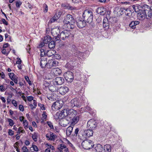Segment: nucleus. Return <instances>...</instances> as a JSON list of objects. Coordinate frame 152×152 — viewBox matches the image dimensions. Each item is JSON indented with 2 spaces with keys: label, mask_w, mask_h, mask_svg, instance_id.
Instances as JSON below:
<instances>
[{
  "label": "nucleus",
  "mask_w": 152,
  "mask_h": 152,
  "mask_svg": "<svg viewBox=\"0 0 152 152\" xmlns=\"http://www.w3.org/2000/svg\"><path fill=\"white\" fill-rule=\"evenodd\" d=\"M77 25L79 28H82L86 26V23L84 20H79L77 22Z\"/></svg>",
  "instance_id": "obj_18"
},
{
  "label": "nucleus",
  "mask_w": 152,
  "mask_h": 152,
  "mask_svg": "<svg viewBox=\"0 0 152 152\" xmlns=\"http://www.w3.org/2000/svg\"><path fill=\"white\" fill-rule=\"evenodd\" d=\"M53 67L52 59L49 60L47 64V67L48 68H51Z\"/></svg>",
  "instance_id": "obj_32"
},
{
  "label": "nucleus",
  "mask_w": 152,
  "mask_h": 152,
  "mask_svg": "<svg viewBox=\"0 0 152 152\" xmlns=\"http://www.w3.org/2000/svg\"><path fill=\"white\" fill-rule=\"evenodd\" d=\"M73 129V127L72 126H69L66 130V134L68 136H70L72 134Z\"/></svg>",
  "instance_id": "obj_24"
},
{
  "label": "nucleus",
  "mask_w": 152,
  "mask_h": 152,
  "mask_svg": "<svg viewBox=\"0 0 152 152\" xmlns=\"http://www.w3.org/2000/svg\"><path fill=\"white\" fill-rule=\"evenodd\" d=\"M30 108L32 110H33L34 109H35L36 108V107L34 106L33 104H30L29 105Z\"/></svg>",
  "instance_id": "obj_63"
},
{
  "label": "nucleus",
  "mask_w": 152,
  "mask_h": 152,
  "mask_svg": "<svg viewBox=\"0 0 152 152\" xmlns=\"http://www.w3.org/2000/svg\"><path fill=\"white\" fill-rule=\"evenodd\" d=\"M109 23L107 18H104L103 20V26L104 28H106L108 27L109 28Z\"/></svg>",
  "instance_id": "obj_27"
},
{
  "label": "nucleus",
  "mask_w": 152,
  "mask_h": 152,
  "mask_svg": "<svg viewBox=\"0 0 152 152\" xmlns=\"http://www.w3.org/2000/svg\"><path fill=\"white\" fill-rule=\"evenodd\" d=\"M61 12L60 11H58L56 13L55 15L56 16V18L59 19L61 17Z\"/></svg>",
  "instance_id": "obj_37"
},
{
  "label": "nucleus",
  "mask_w": 152,
  "mask_h": 152,
  "mask_svg": "<svg viewBox=\"0 0 152 152\" xmlns=\"http://www.w3.org/2000/svg\"><path fill=\"white\" fill-rule=\"evenodd\" d=\"M5 87L3 85L0 86V91L1 92H4L6 90Z\"/></svg>",
  "instance_id": "obj_49"
},
{
  "label": "nucleus",
  "mask_w": 152,
  "mask_h": 152,
  "mask_svg": "<svg viewBox=\"0 0 152 152\" xmlns=\"http://www.w3.org/2000/svg\"><path fill=\"white\" fill-rule=\"evenodd\" d=\"M55 45V42L54 41H51L48 44V47L50 48H54Z\"/></svg>",
  "instance_id": "obj_33"
},
{
  "label": "nucleus",
  "mask_w": 152,
  "mask_h": 152,
  "mask_svg": "<svg viewBox=\"0 0 152 152\" xmlns=\"http://www.w3.org/2000/svg\"><path fill=\"white\" fill-rule=\"evenodd\" d=\"M56 51L54 50H50L46 53V55L48 57H50L55 54Z\"/></svg>",
  "instance_id": "obj_26"
},
{
  "label": "nucleus",
  "mask_w": 152,
  "mask_h": 152,
  "mask_svg": "<svg viewBox=\"0 0 152 152\" xmlns=\"http://www.w3.org/2000/svg\"><path fill=\"white\" fill-rule=\"evenodd\" d=\"M105 8L103 7H99L98 8L96 12H97L98 14H100L102 12V11Z\"/></svg>",
  "instance_id": "obj_42"
},
{
  "label": "nucleus",
  "mask_w": 152,
  "mask_h": 152,
  "mask_svg": "<svg viewBox=\"0 0 152 152\" xmlns=\"http://www.w3.org/2000/svg\"><path fill=\"white\" fill-rule=\"evenodd\" d=\"M1 21L4 24L6 25H8V23L6 21V20L4 19H2Z\"/></svg>",
  "instance_id": "obj_61"
},
{
  "label": "nucleus",
  "mask_w": 152,
  "mask_h": 152,
  "mask_svg": "<svg viewBox=\"0 0 152 152\" xmlns=\"http://www.w3.org/2000/svg\"><path fill=\"white\" fill-rule=\"evenodd\" d=\"M44 7V11L45 12H48V7L47 5L46 4H43Z\"/></svg>",
  "instance_id": "obj_46"
},
{
  "label": "nucleus",
  "mask_w": 152,
  "mask_h": 152,
  "mask_svg": "<svg viewBox=\"0 0 152 152\" xmlns=\"http://www.w3.org/2000/svg\"><path fill=\"white\" fill-rule=\"evenodd\" d=\"M38 136V133L35 132H34L33 134H32V139L34 141L36 142L37 141Z\"/></svg>",
  "instance_id": "obj_31"
},
{
  "label": "nucleus",
  "mask_w": 152,
  "mask_h": 152,
  "mask_svg": "<svg viewBox=\"0 0 152 152\" xmlns=\"http://www.w3.org/2000/svg\"><path fill=\"white\" fill-rule=\"evenodd\" d=\"M51 40V37L49 35H47L44 37L43 41L45 44H47Z\"/></svg>",
  "instance_id": "obj_30"
},
{
  "label": "nucleus",
  "mask_w": 152,
  "mask_h": 152,
  "mask_svg": "<svg viewBox=\"0 0 152 152\" xmlns=\"http://www.w3.org/2000/svg\"><path fill=\"white\" fill-rule=\"evenodd\" d=\"M129 26L132 29H134L135 28V26L134 23V21H132L129 25Z\"/></svg>",
  "instance_id": "obj_43"
},
{
  "label": "nucleus",
  "mask_w": 152,
  "mask_h": 152,
  "mask_svg": "<svg viewBox=\"0 0 152 152\" xmlns=\"http://www.w3.org/2000/svg\"><path fill=\"white\" fill-rule=\"evenodd\" d=\"M47 124H48V126H49V127L51 129H53V126L51 122H50L48 121L47 122Z\"/></svg>",
  "instance_id": "obj_52"
},
{
  "label": "nucleus",
  "mask_w": 152,
  "mask_h": 152,
  "mask_svg": "<svg viewBox=\"0 0 152 152\" xmlns=\"http://www.w3.org/2000/svg\"><path fill=\"white\" fill-rule=\"evenodd\" d=\"M62 104L60 103V101H57L55 102L52 106V108L53 110H58L61 108Z\"/></svg>",
  "instance_id": "obj_13"
},
{
  "label": "nucleus",
  "mask_w": 152,
  "mask_h": 152,
  "mask_svg": "<svg viewBox=\"0 0 152 152\" xmlns=\"http://www.w3.org/2000/svg\"><path fill=\"white\" fill-rule=\"evenodd\" d=\"M82 145L83 148L86 149H89L92 148L93 144L90 140L84 141L82 143Z\"/></svg>",
  "instance_id": "obj_9"
},
{
  "label": "nucleus",
  "mask_w": 152,
  "mask_h": 152,
  "mask_svg": "<svg viewBox=\"0 0 152 152\" xmlns=\"http://www.w3.org/2000/svg\"><path fill=\"white\" fill-rule=\"evenodd\" d=\"M25 78L26 81L28 83L29 85L30 86H31L32 85L31 82L30 80L28 77V76H26L25 77Z\"/></svg>",
  "instance_id": "obj_41"
},
{
  "label": "nucleus",
  "mask_w": 152,
  "mask_h": 152,
  "mask_svg": "<svg viewBox=\"0 0 152 152\" xmlns=\"http://www.w3.org/2000/svg\"><path fill=\"white\" fill-rule=\"evenodd\" d=\"M111 147L110 145L107 144L104 146V150L105 152H110Z\"/></svg>",
  "instance_id": "obj_25"
},
{
  "label": "nucleus",
  "mask_w": 152,
  "mask_h": 152,
  "mask_svg": "<svg viewBox=\"0 0 152 152\" xmlns=\"http://www.w3.org/2000/svg\"><path fill=\"white\" fill-rule=\"evenodd\" d=\"M63 23V29H73L75 27L76 21L72 15L67 14L64 17Z\"/></svg>",
  "instance_id": "obj_1"
},
{
  "label": "nucleus",
  "mask_w": 152,
  "mask_h": 152,
  "mask_svg": "<svg viewBox=\"0 0 152 152\" xmlns=\"http://www.w3.org/2000/svg\"><path fill=\"white\" fill-rule=\"evenodd\" d=\"M65 78L68 82L71 83L73 80V75L72 72L68 71L64 74Z\"/></svg>",
  "instance_id": "obj_8"
},
{
  "label": "nucleus",
  "mask_w": 152,
  "mask_h": 152,
  "mask_svg": "<svg viewBox=\"0 0 152 152\" xmlns=\"http://www.w3.org/2000/svg\"><path fill=\"white\" fill-rule=\"evenodd\" d=\"M137 8V9H139L140 11H143L146 19H149L151 18L152 11L150 7L148 5L146 4L140 5Z\"/></svg>",
  "instance_id": "obj_3"
},
{
  "label": "nucleus",
  "mask_w": 152,
  "mask_h": 152,
  "mask_svg": "<svg viewBox=\"0 0 152 152\" xmlns=\"http://www.w3.org/2000/svg\"><path fill=\"white\" fill-rule=\"evenodd\" d=\"M38 106L39 107H40V109L42 110H45V107H44V105L40 103L38 104Z\"/></svg>",
  "instance_id": "obj_45"
},
{
  "label": "nucleus",
  "mask_w": 152,
  "mask_h": 152,
  "mask_svg": "<svg viewBox=\"0 0 152 152\" xmlns=\"http://www.w3.org/2000/svg\"><path fill=\"white\" fill-rule=\"evenodd\" d=\"M23 124L24 126V128L25 129H26L28 128V122L27 120H23Z\"/></svg>",
  "instance_id": "obj_35"
},
{
  "label": "nucleus",
  "mask_w": 152,
  "mask_h": 152,
  "mask_svg": "<svg viewBox=\"0 0 152 152\" xmlns=\"http://www.w3.org/2000/svg\"><path fill=\"white\" fill-rule=\"evenodd\" d=\"M137 7H135L134 6L133 8L136 12H139V15L138 16V18L140 20H143L145 18V16L144 14L143 11H142V12L141 11H140L139 10V9H137Z\"/></svg>",
  "instance_id": "obj_12"
},
{
  "label": "nucleus",
  "mask_w": 152,
  "mask_h": 152,
  "mask_svg": "<svg viewBox=\"0 0 152 152\" xmlns=\"http://www.w3.org/2000/svg\"><path fill=\"white\" fill-rule=\"evenodd\" d=\"M81 105V104L80 101L76 98H75L69 102L66 103L65 107H69L70 108L75 106L79 107Z\"/></svg>",
  "instance_id": "obj_6"
},
{
  "label": "nucleus",
  "mask_w": 152,
  "mask_h": 152,
  "mask_svg": "<svg viewBox=\"0 0 152 152\" xmlns=\"http://www.w3.org/2000/svg\"><path fill=\"white\" fill-rule=\"evenodd\" d=\"M83 16L85 20L87 22L91 23L92 21L93 15L92 12L90 10H85L83 14Z\"/></svg>",
  "instance_id": "obj_5"
},
{
  "label": "nucleus",
  "mask_w": 152,
  "mask_h": 152,
  "mask_svg": "<svg viewBox=\"0 0 152 152\" xmlns=\"http://www.w3.org/2000/svg\"><path fill=\"white\" fill-rule=\"evenodd\" d=\"M93 133V131L91 129L86 130L80 132L78 136L81 139L85 140L87 138L92 136Z\"/></svg>",
  "instance_id": "obj_4"
},
{
  "label": "nucleus",
  "mask_w": 152,
  "mask_h": 152,
  "mask_svg": "<svg viewBox=\"0 0 152 152\" xmlns=\"http://www.w3.org/2000/svg\"><path fill=\"white\" fill-rule=\"evenodd\" d=\"M18 77L16 78L15 77V78L12 80V81H13L15 84H17L18 83Z\"/></svg>",
  "instance_id": "obj_58"
},
{
  "label": "nucleus",
  "mask_w": 152,
  "mask_h": 152,
  "mask_svg": "<svg viewBox=\"0 0 152 152\" xmlns=\"http://www.w3.org/2000/svg\"><path fill=\"white\" fill-rule=\"evenodd\" d=\"M45 83L46 84L45 86H48L49 89L50 91L55 92L58 90V88L56 86V85H50L49 86V83L46 81L44 83L45 84Z\"/></svg>",
  "instance_id": "obj_15"
},
{
  "label": "nucleus",
  "mask_w": 152,
  "mask_h": 152,
  "mask_svg": "<svg viewBox=\"0 0 152 152\" xmlns=\"http://www.w3.org/2000/svg\"><path fill=\"white\" fill-rule=\"evenodd\" d=\"M12 103L13 104L14 106L15 107H17V102L15 100H13L12 101Z\"/></svg>",
  "instance_id": "obj_53"
},
{
  "label": "nucleus",
  "mask_w": 152,
  "mask_h": 152,
  "mask_svg": "<svg viewBox=\"0 0 152 152\" xmlns=\"http://www.w3.org/2000/svg\"><path fill=\"white\" fill-rule=\"evenodd\" d=\"M79 129L78 128H77L75 130L74 133L72 134V135L74 136H77L78 134V132L79 131Z\"/></svg>",
  "instance_id": "obj_36"
},
{
  "label": "nucleus",
  "mask_w": 152,
  "mask_h": 152,
  "mask_svg": "<svg viewBox=\"0 0 152 152\" xmlns=\"http://www.w3.org/2000/svg\"><path fill=\"white\" fill-rule=\"evenodd\" d=\"M40 56L43 57L44 56H45L46 55V53L45 52V50L44 49H41L40 50Z\"/></svg>",
  "instance_id": "obj_39"
},
{
  "label": "nucleus",
  "mask_w": 152,
  "mask_h": 152,
  "mask_svg": "<svg viewBox=\"0 0 152 152\" xmlns=\"http://www.w3.org/2000/svg\"><path fill=\"white\" fill-rule=\"evenodd\" d=\"M64 82V79L61 77H58L53 79V85H62Z\"/></svg>",
  "instance_id": "obj_10"
},
{
  "label": "nucleus",
  "mask_w": 152,
  "mask_h": 152,
  "mask_svg": "<svg viewBox=\"0 0 152 152\" xmlns=\"http://www.w3.org/2000/svg\"><path fill=\"white\" fill-rule=\"evenodd\" d=\"M31 148H32L35 151L37 152L39 151L36 145H33Z\"/></svg>",
  "instance_id": "obj_48"
},
{
  "label": "nucleus",
  "mask_w": 152,
  "mask_h": 152,
  "mask_svg": "<svg viewBox=\"0 0 152 152\" xmlns=\"http://www.w3.org/2000/svg\"><path fill=\"white\" fill-rule=\"evenodd\" d=\"M42 116L44 119H46L47 117V115L45 111H43L42 114Z\"/></svg>",
  "instance_id": "obj_60"
},
{
  "label": "nucleus",
  "mask_w": 152,
  "mask_h": 152,
  "mask_svg": "<svg viewBox=\"0 0 152 152\" xmlns=\"http://www.w3.org/2000/svg\"><path fill=\"white\" fill-rule=\"evenodd\" d=\"M17 60L16 62V63L17 64H18L19 65L20 64H21V59L20 58H17Z\"/></svg>",
  "instance_id": "obj_59"
},
{
  "label": "nucleus",
  "mask_w": 152,
  "mask_h": 152,
  "mask_svg": "<svg viewBox=\"0 0 152 152\" xmlns=\"http://www.w3.org/2000/svg\"><path fill=\"white\" fill-rule=\"evenodd\" d=\"M19 109L20 111L22 112L24 110V108L23 106L21 104L19 105Z\"/></svg>",
  "instance_id": "obj_51"
},
{
  "label": "nucleus",
  "mask_w": 152,
  "mask_h": 152,
  "mask_svg": "<svg viewBox=\"0 0 152 152\" xmlns=\"http://www.w3.org/2000/svg\"><path fill=\"white\" fill-rule=\"evenodd\" d=\"M8 121L9 122V125L11 126H12L14 124V121L11 119L8 118Z\"/></svg>",
  "instance_id": "obj_40"
},
{
  "label": "nucleus",
  "mask_w": 152,
  "mask_h": 152,
  "mask_svg": "<svg viewBox=\"0 0 152 152\" xmlns=\"http://www.w3.org/2000/svg\"><path fill=\"white\" fill-rule=\"evenodd\" d=\"M40 60V66L42 68H44L45 67H47V59L46 58L43 57L41 58Z\"/></svg>",
  "instance_id": "obj_19"
},
{
  "label": "nucleus",
  "mask_w": 152,
  "mask_h": 152,
  "mask_svg": "<svg viewBox=\"0 0 152 152\" xmlns=\"http://www.w3.org/2000/svg\"><path fill=\"white\" fill-rule=\"evenodd\" d=\"M53 66H56L58 65V62L57 61L52 59Z\"/></svg>",
  "instance_id": "obj_44"
},
{
  "label": "nucleus",
  "mask_w": 152,
  "mask_h": 152,
  "mask_svg": "<svg viewBox=\"0 0 152 152\" xmlns=\"http://www.w3.org/2000/svg\"><path fill=\"white\" fill-rule=\"evenodd\" d=\"M102 11V12H101L100 15H103L106 13L107 11L106 9L105 8Z\"/></svg>",
  "instance_id": "obj_54"
},
{
  "label": "nucleus",
  "mask_w": 152,
  "mask_h": 152,
  "mask_svg": "<svg viewBox=\"0 0 152 152\" xmlns=\"http://www.w3.org/2000/svg\"><path fill=\"white\" fill-rule=\"evenodd\" d=\"M56 95L54 93H52L51 94H49L47 95L48 99L51 101L56 100L57 99Z\"/></svg>",
  "instance_id": "obj_20"
},
{
  "label": "nucleus",
  "mask_w": 152,
  "mask_h": 152,
  "mask_svg": "<svg viewBox=\"0 0 152 152\" xmlns=\"http://www.w3.org/2000/svg\"><path fill=\"white\" fill-rule=\"evenodd\" d=\"M46 137L48 140L54 141L56 138V135L51 132H50L49 134H48L46 135Z\"/></svg>",
  "instance_id": "obj_16"
},
{
  "label": "nucleus",
  "mask_w": 152,
  "mask_h": 152,
  "mask_svg": "<svg viewBox=\"0 0 152 152\" xmlns=\"http://www.w3.org/2000/svg\"><path fill=\"white\" fill-rule=\"evenodd\" d=\"M8 75L10 78L12 80L15 79V77L16 78L18 77L13 73H9Z\"/></svg>",
  "instance_id": "obj_34"
},
{
  "label": "nucleus",
  "mask_w": 152,
  "mask_h": 152,
  "mask_svg": "<svg viewBox=\"0 0 152 152\" xmlns=\"http://www.w3.org/2000/svg\"><path fill=\"white\" fill-rule=\"evenodd\" d=\"M69 107H65V109L62 110L60 114L62 118H65L67 121H69L75 117L77 113V111L72 109H69Z\"/></svg>",
  "instance_id": "obj_2"
},
{
  "label": "nucleus",
  "mask_w": 152,
  "mask_h": 152,
  "mask_svg": "<svg viewBox=\"0 0 152 152\" xmlns=\"http://www.w3.org/2000/svg\"><path fill=\"white\" fill-rule=\"evenodd\" d=\"M75 55L77 57H82L84 53L81 52L78 50H75L74 51Z\"/></svg>",
  "instance_id": "obj_29"
},
{
  "label": "nucleus",
  "mask_w": 152,
  "mask_h": 152,
  "mask_svg": "<svg viewBox=\"0 0 152 152\" xmlns=\"http://www.w3.org/2000/svg\"><path fill=\"white\" fill-rule=\"evenodd\" d=\"M56 20V19L52 18H51L49 22V23H52L55 22Z\"/></svg>",
  "instance_id": "obj_55"
},
{
  "label": "nucleus",
  "mask_w": 152,
  "mask_h": 152,
  "mask_svg": "<svg viewBox=\"0 0 152 152\" xmlns=\"http://www.w3.org/2000/svg\"><path fill=\"white\" fill-rule=\"evenodd\" d=\"M66 146L64 144H61L58 146L57 149L59 152H63V150L66 147Z\"/></svg>",
  "instance_id": "obj_28"
},
{
  "label": "nucleus",
  "mask_w": 152,
  "mask_h": 152,
  "mask_svg": "<svg viewBox=\"0 0 152 152\" xmlns=\"http://www.w3.org/2000/svg\"><path fill=\"white\" fill-rule=\"evenodd\" d=\"M27 99L28 101L30 102L32 101V100H33L34 97L32 96H28L27 97Z\"/></svg>",
  "instance_id": "obj_50"
},
{
  "label": "nucleus",
  "mask_w": 152,
  "mask_h": 152,
  "mask_svg": "<svg viewBox=\"0 0 152 152\" xmlns=\"http://www.w3.org/2000/svg\"><path fill=\"white\" fill-rule=\"evenodd\" d=\"M130 16H126L125 17V20L127 21H129L130 20Z\"/></svg>",
  "instance_id": "obj_62"
},
{
  "label": "nucleus",
  "mask_w": 152,
  "mask_h": 152,
  "mask_svg": "<svg viewBox=\"0 0 152 152\" xmlns=\"http://www.w3.org/2000/svg\"><path fill=\"white\" fill-rule=\"evenodd\" d=\"M69 88L66 86H61L59 89V93L61 95H64L68 92Z\"/></svg>",
  "instance_id": "obj_14"
},
{
  "label": "nucleus",
  "mask_w": 152,
  "mask_h": 152,
  "mask_svg": "<svg viewBox=\"0 0 152 152\" xmlns=\"http://www.w3.org/2000/svg\"><path fill=\"white\" fill-rule=\"evenodd\" d=\"M13 132L11 129H9L8 133L9 135H10L11 136L13 135L14 134V133Z\"/></svg>",
  "instance_id": "obj_56"
},
{
  "label": "nucleus",
  "mask_w": 152,
  "mask_h": 152,
  "mask_svg": "<svg viewBox=\"0 0 152 152\" xmlns=\"http://www.w3.org/2000/svg\"><path fill=\"white\" fill-rule=\"evenodd\" d=\"M97 126V123L94 119H91L87 122V126L92 129H94Z\"/></svg>",
  "instance_id": "obj_11"
},
{
  "label": "nucleus",
  "mask_w": 152,
  "mask_h": 152,
  "mask_svg": "<svg viewBox=\"0 0 152 152\" xmlns=\"http://www.w3.org/2000/svg\"><path fill=\"white\" fill-rule=\"evenodd\" d=\"M95 149L97 152H102L103 149V147L100 144H97L95 147Z\"/></svg>",
  "instance_id": "obj_22"
},
{
  "label": "nucleus",
  "mask_w": 152,
  "mask_h": 152,
  "mask_svg": "<svg viewBox=\"0 0 152 152\" xmlns=\"http://www.w3.org/2000/svg\"><path fill=\"white\" fill-rule=\"evenodd\" d=\"M67 29L64 30L61 32L60 35L61 39L64 40L68 39L69 36L71 34V33L69 30Z\"/></svg>",
  "instance_id": "obj_7"
},
{
  "label": "nucleus",
  "mask_w": 152,
  "mask_h": 152,
  "mask_svg": "<svg viewBox=\"0 0 152 152\" xmlns=\"http://www.w3.org/2000/svg\"><path fill=\"white\" fill-rule=\"evenodd\" d=\"M53 71L54 74L56 75H60L61 73V70L58 67L53 69Z\"/></svg>",
  "instance_id": "obj_23"
},
{
  "label": "nucleus",
  "mask_w": 152,
  "mask_h": 152,
  "mask_svg": "<svg viewBox=\"0 0 152 152\" xmlns=\"http://www.w3.org/2000/svg\"><path fill=\"white\" fill-rule=\"evenodd\" d=\"M25 82V81L22 80L19 81L18 84L20 86H22L24 85Z\"/></svg>",
  "instance_id": "obj_47"
},
{
  "label": "nucleus",
  "mask_w": 152,
  "mask_h": 152,
  "mask_svg": "<svg viewBox=\"0 0 152 152\" xmlns=\"http://www.w3.org/2000/svg\"><path fill=\"white\" fill-rule=\"evenodd\" d=\"M58 29H54L51 30V32L53 36L55 37V39L56 40H58L59 39L60 36L59 35L58 32Z\"/></svg>",
  "instance_id": "obj_17"
},
{
  "label": "nucleus",
  "mask_w": 152,
  "mask_h": 152,
  "mask_svg": "<svg viewBox=\"0 0 152 152\" xmlns=\"http://www.w3.org/2000/svg\"><path fill=\"white\" fill-rule=\"evenodd\" d=\"M79 120V118L78 116L74 117L72 119L69 121L71 124L74 125L77 123Z\"/></svg>",
  "instance_id": "obj_21"
},
{
  "label": "nucleus",
  "mask_w": 152,
  "mask_h": 152,
  "mask_svg": "<svg viewBox=\"0 0 152 152\" xmlns=\"http://www.w3.org/2000/svg\"><path fill=\"white\" fill-rule=\"evenodd\" d=\"M22 152H29V150L25 146H23L21 148Z\"/></svg>",
  "instance_id": "obj_38"
},
{
  "label": "nucleus",
  "mask_w": 152,
  "mask_h": 152,
  "mask_svg": "<svg viewBox=\"0 0 152 152\" xmlns=\"http://www.w3.org/2000/svg\"><path fill=\"white\" fill-rule=\"evenodd\" d=\"M30 45H28L26 48V49L27 50L28 53H30L29 51L30 50Z\"/></svg>",
  "instance_id": "obj_64"
},
{
  "label": "nucleus",
  "mask_w": 152,
  "mask_h": 152,
  "mask_svg": "<svg viewBox=\"0 0 152 152\" xmlns=\"http://www.w3.org/2000/svg\"><path fill=\"white\" fill-rule=\"evenodd\" d=\"M21 2L20 1H18L16 3V6L17 7H19L21 4Z\"/></svg>",
  "instance_id": "obj_57"
}]
</instances>
